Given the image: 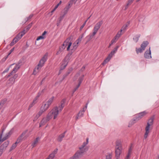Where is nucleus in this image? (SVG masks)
<instances>
[{
  "label": "nucleus",
  "instance_id": "nucleus-1",
  "mask_svg": "<svg viewBox=\"0 0 159 159\" xmlns=\"http://www.w3.org/2000/svg\"><path fill=\"white\" fill-rule=\"evenodd\" d=\"M59 110L57 107L53 108L47 115V117L49 119H51L53 117L54 119H56L59 114Z\"/></svg>",
  "mask_w": 159,
  "mask_h": 159
},
{
  "label": "nucleus",
  "instance_id": "nucleus-2",
  "mask_svg": "<svg viewBox=\"0 0 159 159\" xmlns=\"http://www.w3.org/2000/svg\"><path fill=\"white\" fill-rule=\"evenodd\" d=\"M102 24V21H100L98 22L94 26L93 29V32L92 34H90L87 37H89V41L92 39L93 36H94L97 33L98 30L100 29L101 25Z\"/></svg>",
  "mask_w": 159,
  "mask_h": 159
},
{
  "label": "nucleus",
  "instance_id": "nucleus-3",
  "mask_svg": "<svg viewBox=\"0 0 159 159\" xmlns=\"http://www.w3.org/2000/svg\"><path fill=\"white\" fill-rule=\"evenodd\" d=\"M153 118H152L150 119L147 123V125L145 128V133L144 135V138L146 139L148 136V134L150 132L149 129L150 126H152L153 124Z\"/></svg>",
  "mask_w": 159,
  "mask_h": 159
},
{
  "label": "nucleus",
  "instance_id": "nucleus-4",
  "mask_svg": "<svg viewBox=\"0 0 159 159\" xmlns=\"http://www.w3.org/2000/svg\"><path fill=\"white\" fill-rule=\"evenodd\" d=\"M118 48V47L117 46L109 54L106 59L104 61L103 63L102 64V65H104L110 60L113 55H114L117 52Z\"/></svg>",
  "mask_w": 159,
  "mask_h": 159
},
{
  "label": "nucleus",
  "instance_id": "nucleus-5",
  "mask_svg": "<svg viewBox=\"0 0 159 159\" xmlns=\"http://www.w3.org/2000/svg\"><path fill=\"white\" fill-rule=\"evenodd\" d=\"M4 128H3L2 129V132L1 134H0V144L1 143L3 142L4 141L7 139L11 135L12 133V132L11 131H9L8 133H6V134L4 136L2 139V134L3 133V132L5 130Z\"/></svg>",
  "mask_w": 159,
  "mask_h": 159
},
{
  "label": "nucleus",
  "instance_id": "nucleus-6",
  "mask_svg": "<svg viewBox=\"0 0 159 159\" xmlns=\"http://www.w3.org/2000/svg\"><path fill=\"white\" fill-rule=\"evenodd\" d=\"M89 139L87 138L86 139V141L84 142L82 144L79 148V150L83 152L87 151L88 149V147L86 145L89 143Z\"/></svg>",
  "mask_w": 159,
  "mask_h": 159
},
{
  "label": "nucleus",
  "instance_id": "nucleus-7",
  "mask_svg": "<svg viewBox=\"0 0 159 159\" xmlns=\"http://www.w3.org/2000/svg\"><path fill=\"white\" fill-rule=\"evenodd\" d=\"M26 133V132H24L18 138L16 143L13 144L10 150H12L15 149L17 146V144L20 143L22 140V137Z\"/></svg>",
  "mask_w": 159,
  "mask_h": 159
},
{
  "label": "nucleus",
  "instance_id": "nucleus-8",
  "mask_svg": "<svg viewBox=\"0 0 159 159\" xmlns=\"http://www.w3.org/2000/svg\"><path fill=\"white\" fill-rule=\"evenodd\" d=\"M78 47V44H77L75 42L73 44V48H71V53L68 54L65 58V60H66L67 61L68 60L70 57L72 53Z\"/></svg>",
  "mask_w": 159,
  "mask_h": 159
},
{
  "label": "nucleus",
  "instance_id": "nucleus-9",
  "mask_svg": "<svg viewBox=\"0 0 159 159\" xmlns=\"http://www.w3.org/2000/svg\"><path fill=\"white\" fill-rule=\"evenodd\" d=\"M83 153L79 150L75 153L73 156L70 157L69 159H78L82 156Z\"/></svg>",
  "mask_w": 159,
  "mask_h": 159
},
{
  "label": "nucleus",
  "instance_id": "nucleus-10",
  "mask_svg": "<svg viewBox=\"0 0 159 159\" xmlns=\"http://www.w3.org/2000/svg\"><path fill=\"white\" fill-rule=\"evenodd\" d=\"M48 56V53H46L39 61L38 64L39 66H43L45 63L47 59Z\"/></svg>",
  "mask_w": 159,
  "mask_h": 159
},
{
  "label": "nucleus",
  "instance_id": "nucleus-11",
  "mask_svg": "<svg viewBox=\"0 0 159 159\" xmlns=\"http://www.w3.org/2000/svg\"><path fill=\"white\" fill-rule=\"evenodd\" d=\"M147 113L148 112L146 111L138 113L136 116V120H139L146 115Z\"/></svg>",
  "mask_w": 159,
  "mask_h": 159
},
{
  "label": "nucleus",
  "instance_id": "nucleus-12",
  "mask_svg": "<svg viewBox=\"0 0 159 159\" xmlns=\"http://www.w3.org/2000/svg\"><path fill=\"white\" fill-rule=\"evenodd\" d=\"M71 38L69 37L67 38L66 40L64 42H66V43L65 44V46L66 47L67 46V51H69L70 50V46L72 45V43L71 42Z\"/></svg>",
  "mask_w": 159,
  "mask_h": 159
},
{
  "label": "nucleus",
  "instance_id": "nucleus-13",
  "mask_svg": "<svg viewBox=\"0 0 159 159\" xmlns=\"http://www.w3.org/2000/svg\"><path fill=\"white\" fill-rule=\"evenodd\" d=\"M9 144V142L8 141L5 142L0 146V150L3 152L6 149Z\"/></svg>",
  "mask_w": 159,
  "mask_h": 159
},
{
  "label": "nucleus",
  "instance_id": "nucleus-14",
  "mask_svg": "<svg viewBox=\"0 0 159 159\" xmlns=\"http://www.w3.org/2000/svg\"><path fill=\"white\" fill-rule=\"evenodd\" d=\"M122 148H116L115 153L116 159H119L121 152Z\"/></svg>",
  "mask_w": 159,
  "mask_h": 159
},
{
  "label": "nucleus",
  "instance_id": "nucleus-15",
  "mask_svg": "<svg viewBox=\"0 0 159 159\" xmlns=\"http://www.w3.org/2000/svg\"><path fill=\"white\" fill-rule=\"evenodd\" d=\"M20 68V66L19 64H16V66L14 68L13 70L12 71V72L10 73L8 75V77H9L12 75L13 74L15 73H16L18 70Z\"/></svg>",
  "mask_w": 159,
  "mask_h": 159
},
{
  "label": "nucleus",
  "instance_id": "nucleus-16",
  "mask_svg": "<svg viewBox=\"0 0 159 159\" xmlns=\"http://www.w3.org/2000/svg\"><path fill=\"white\" fill-rule=\"evenodd\" d=\"M50 119H49L47 116L46 117L43 118L39 124V127L44 125L48 121H49Z\"/></svg>",
  "mask_w": 159,
  "mask_h": 159
},
{
  "label": "nucleus",
  "instance_id": "nucleus-17",
  "mask_svg": "<svg viewBox=\"0 0 159 159\" xmlns=\"http://www.w3.org/2000/svg\"><path fill=\"white\" fill-rule=\"evenodd\" d=\"M144 57L147 59H149L151 58V52L150 50V48L149 50L146 51L144 53Z\"/></svg>",
  "mask_w": 159,
  "mask_h": 159
},
{
  "label": "nucleus",
  "instance_id": "nucleus-18",
  "mask_svg": "<svg viewBox=\"0 0 159 159\" xmlns=\"http://www.w3.org/2000/svg\"><path fill=\"white\" fill-rule=\"evenodd\" d=\"M65 101V99H63L61 102V105L58 107H57L59 112L61 111L63 108Z\"/></svg>",
  "mask_w": 159,
  "mask_h": 159
},
{
  "label": "nucleus",
  "instance_id": "nucleus-19",
  "mask_svg": "<svg viewBox=\"0 0 159 159\" xmlns=\"http://www.w3.org/2000/svg\"><path fill=\"white\" fill-rule=\"evenodd\" d=\"M25 30H23V31L20 33L16 37L14 38H16L18 40V41L20 40L22 38V37L25 34Z\"/></svg>",
  "mask_w": 159,
  "mask_h": 159
},
{
  "label": "nucleus",
  "instance_id": "nucleus-20",
  "mask_svg": "<svg viewBox=\"0 0 159 159\" xmlns=\"http://www.w3.org/2000/svg\"><path fill=\"white\" fill-rule=\"evenodd\" d=\"M42 67L41 66H39V64H38L37 66L34 69L33 74L35 75L39 72Z\"/></svg>",
  "mask_w": 159,
  "mask_h": 159
},
{
  "label": "nucleus",
  "instance_id": "nucleus-21",
  "mask_svg": "<svg viewBox=\"0 0 159 159\" xmlns=\"http://www.w3.org/2000/svg\"><path fill=\"white\" fill-rule=\"evenodd\" d=\"M66 132V131H65L64 133L61 134L58 136L57 139V140L58 141L61 142L62 141V139L65 137V135Z\"/></svg>",
  "mask_w": 159,
  "mask_h": 159
},
{
  "label": "nucleus",
  "instance_id": "nucleus-22",
  "mask_svg": "<svg viewBox=\"0 0 159 159\" xmlns=\"http://www.w3.org/2000/svg\"><path fill=\"white\" fill-rule=\"evenodd\" d=\"M15 80L13 78H10L7 82V85L8 86H11L15 83Z\"/></svg>",
  "mask_w": 159,
  "mask_h": 159
},
{
  "label": "nucleus",
  "instance_id": "nucleus-23",
  "mask_svg": "<svg viewBox=\"0 0 159 159\" xmlns=\"http://www.w3.org/2000/svg\"><path fill=\"white\" fill-rule=\"evenodd\" d=\"M49 107V106L46 103L42 106L40 108V109L45 112L48 109Z\"/></svg>",
  "mask_w": 159,
  "mask_h": 159
},
{
  "label": "nucleus",
  "instance_id": "nucleus-24",
  "mask_svg": "<svg viewBox=\"0 0 159 159\" xmlns=\"http://www.w3.org/2000/svg\"><path fill=\"white\" fill-rule=\"evenodd\" d=\"M68 11L67 10H65V9H64L63 11L62 12V13H63V14L61 15L59 18L60 21H61V20L63 19L65 15L67 13Z\"/></svg>",
  "mask_w": 159,
  "mask_h": 159
},
{
  "label": "nucleus",
  "instance_id": "nucleus-25",
  "mask_svg": "<svg viewBox=\"0 0 159 159\" xmlns=\"http://www.w3.org/2000/svg\"><path fill=\"white\" fill-rule=\"evenodd\" d=\"M39 139H40L39 137L37 138L34 140V141L33 143H32L31 145L33 148L34 147L36 146V145L38 143Z\"/></svg>",
  "mask_w": 159,
  "mask_h": 159
},
{
  "label": "nucleus",
  "instance_id": "nucleus-26",
  "mask_svg": "<svg viewBox=\"0 0 159 159\" xmlns=\"http://www.w3.org/2000/svg\"><path fill=\"white\" fill-rule=\"evenodd\" d=\"M148 42L147 41H144L141 45V48L143 49V50H145V48L148 44Z\"/></svg>",
  "mask_w": 159,
  "mask_h": 159
},
{
  "label": "nucleus",
  "instance_id": "nucleus-27",
  "mask_svg": "<svg viewBox=\"0 0 159 159\" xmlns=\"http://www.w3.org/2000/svg\"><path fill=\"white\" fill-rule=\"evenodd\" d=\"M84 114V111H80L79 112L78 114L77 115V116L76 117V120H77L79 118L83 116Z\"/></svg>",
  "mask_w": 159,
  "mask_h": 159
},
{
  "label": "nucleus",
  "instance_id": "nucleus-28",
  "mask_svg": "<svg viewBox=\"0 0 159 159\" xmlns=\"http://www.w3.org/2000/svg\"><path fill=\"white\" fill-rule=\"evenodd\" d=\"M54 99V97L53 96L49 99V100L46 102V103L49 106L51 105Z\"/></svg>",
  "mask_w": 159,
  "mask_h": 159
},
{
  "label": "nucleus",
  "instance_id": "nucleus-29",
  "mask_svg": "<svg viewBox=\"0 0 159 159\" xmlns=\"http://www.w3.org/2000/svg\"><path fill=\"white\" fill-rule=\"evenodd\" d=\"M41 95V93H39L38 95L36 97V98L34 99L33 100V103H32V105H34L37 102V100L39 98V97Z\"/></svg>",
  "mask_w": 159,
  "mask_h": 159
},
{
  "label": "nucleus",
  "instance_id": "nucleus-30",
  "mask_svg": "<svg viewBox=\"0 0 159 159\" xmlns=\"http://www.w3.org/2000/svg\"><path fill=\"white\" fill-rule=\"evenodd\" d=\"M140 34H138L135 35L134 36V37L133 38V40L136 43L138 42V41L139 40V38L140 37Z\"/></svg>",
  "mask_w": 159,
  "mask_h": 159
},
{
  "label": "nucleus",
  "instance_id": "nucleus-31",
  "mask_svg": "<svg viewBox=\"0 0 159 159\" xmlns=\"http://www.w3.org/2000/svg\"><path fill=\"white\" fill-rule=\"evenodd\" d=\"M116 148H122V146L121 142L120 141H117L116 142Z\"/></svg>",
  "mask_w": 159,
  "mask_h": 159
},
{
  "label": "nucleus",
  "instance_id": "nucleus-32",
  "mask_svg": "<svg viewBox=\"0 0 159 159\" xmlns=\"http://www.w3.org/2000/svg\"><path fill=\"white\" fill-rule=\"evenodd\" d=\"M84 37V34H82L78 38V39L75 41L77 44H78L80 42L83 37Z\"/></svg>",
  "mask_w": 159,
  "mask_h": 159
},
{
  "label": "nucleus",
  "instance_id": "nucleus-33",
  "mask_svg": "<svg viewBox=\"0 0 159 159\" xmlns=\"http://www.w3.org/2000/svg\"><path fill=\"white\" fill-rule=\"evenodd\" d=\"M7 101V99L6 98L4 99L1 100L0 103V108H1L4 105V104Z\"/></svg>",
  "mask_w": 159,
  "mask_h": 159
},
{
  "label": "nucleus",
  "instance_id": "nucleus-34",
  "mask_svg": "<svg viewBox=\"0 0 159 159\" xmlns=\"http://www.w3.org/2000/svg\"><path fill=\"white\" fill-rule=\"evenodd\" d=\"M118 39L115 37H114V38L111 41V43H110L109 47L112 45L113 43H115Z\"/></svg>",
  "mask_w": 159,
  "mask_h": 159
},
{
  "label": "nucleus",
  "instance_id": "nucleus-35",
  "mask_svg": "<svg viewBox=\"0 0 159 159\" xmlns=\"http://www.w3.org/2000/svg\"><path fill=\"white\" fill-rule=\"evenodd\" d=\"M18 42V40L16 38H14L10 44V46H12L14 45L16 42Z\"/></svg>",
  "mask_w": 159,
  "mask_h": 159
},
{
  "label": "nucleus",
  "instance_id": "nucleus-36",
  "mask_svg": "<svg viewBox=\"0 0 159 159\" xmlns=\"http://www.w3.org/2000/svg\"><path fill=\"white\" fill-rule=\"evenodd\" d=\"M84 77V75H83L80 77L79 79V84H78V86H80L81 83L82 82V81L83 80V78Z\"/></svg>",
  "mask_w": 159,
  "mask_h": 159
},
{
  "label": "nucleus",
  "instance_id": "nucleus-37",
  "mask_svg": "<svg viewBox=\"0 0 159 159\" xmlns=\"http://www.w3.org/2000/svg\"><path fill=\"white\" fill-rule=\"evenodd\" d=\"M122 34L121 33V32L120 31L118 32L116 35L114 37L118 39L122 35Z\"/></svg>",
  "mask_w": 159,
  "mask_h": 159
},
{
  "label": "nucleus",
  "instance_id": "nucleus-38",
  "mask_svg": "<svg viewBox=\"0 0 159 159\" xmlns=\"http://www.w3.org/2000/svg\"><path fill=\"white\" fill-rule=\"evenodd\" d=\"M61 1H60L55 7L54 9L52 11L51 13H53V12H54L56 9L61 4Z\"/></svg>",
  "mask_w": 159,
  "mask_h": 159
},
{
  "label": "nucleus",
  "instance_id": "nucleus-39",
  "mask_svg": "<svg viewBox=\"0 0 159 159\" xmlns=\"http://www.w3.org/2000/svg\"><path fill=\"white\" fill-rule=\"evenodd\" d=\"M72 4V3H69L68 4V5H67V6H66L64 8L65 9V10H67L68 11V10H69V9L71 7Z\"/></svg>",
  "mask_w": 159,
  "mask_h": 159
},
{
  "label": "nucleus",
  "instance_id": "nucleus-40",
  "mask_svg": "<svg viewBox=\"0 0 159 159\" xmlns=\"http://www.w3.org/2000/svg\"><path fill=\"white\" fill-rule=\"evenodd\" d=\"M143 49L141 48V47L140 48H136V51L137 53H141L143 52V51L144 50H143Z\"/></svg>",
  "mask_w": 159,
  "mask_h": 159
},
{
  "label": "nucleus",
  "instance_id": "nucleus-41",
  "mask_svg": "<svg viewBox=\"0 0 159 159\" xmlns=\"http://www.w3.org/2000/svg\"><path fill=\"white\" fill-rule=\"evenodd\" d=\"M129 24V23L128 25H124L122 27L120 31L122 32V31H125L127 28L128 26V25Z\"/></svg>",
  "mask_w": 159,
  "mask_h": 159
},
{
  "label": "nucleus",
  "instance_id": "nucleus-42",
  "mask_svg": "<svg viewBox=\"0 0 159 159\" xmlns=\"http://www.w3.org/2000/svg\"><path fill=\"white\" fill-rule=\"evenodd\" d=\"M112 157L111 153H109L107 154L106 156V159H111Z\"/></svg>",
  "mask_w": 159,
  "mask_h": 159
},
{
  "label": "nucleus",
  "instance_id": "nucleus-43",
  "mask_svg": "<svg viewBox=\"0 0 159 159\" xmlns=\"http://www.w3.org/2000/svg\"><path fill=\"white\" fill-rule=\"evenodd\" d=\"M90 16H89L88 18V19L85 21V22H84V23L83 24V25L80 27V30H81L83 28H84V26L85 25V24H86V23L87 22V20H88L90 18Z\"/></svg>",
  "mask_w": 159,
  "mask_h": 159
},
{
  "label": "nucleus",
  "instance_id": "nucleus-44",
  "mask_svg": "<svg viewBox=\"0 0 159 159\" xmlns=\"http://www.w3.org/2000/svg\"><path fill=\"white\" fill-rule=\"evenodd\" d=\"M136 120L134 119V120H131L129 122V125H130V126H131L132 125H133L134 123L135 122V120ZM130 126H129V127Z\"/></svg>",
  "mask_w": 159,
  "mask_h": 159
},
{
  "label": "nucleus",
  "instance_id": "nucleus-45",
  "mask_svg": "<svg viewBox=\"0 0 159 159\" xmlns=\"http://www.w3.org/2000/svg\"><path fill=\"white\" fill-rule=\"evenodd\" d=\"M54 157L55 156L54 155L51 153L49 155L48 157L47 158L48 159H53Z\"/></svg>",
  "mask_w": 159,
  "mask_h": 159
},
{
  "label": "nucleus",
  "instance_id": "nucleus-46",
  "mask_svg": "<svg viewBox=\"0 0 159 159\" xmlns=\"http://www.w3.org/2000/svg\"><path fill=\"white\" fill-rule=\"evenodd\" d=\"M45 37H43L42 35L39 36L36 39L37 40H39L40 39H43L45 38Z\"/></svg>",
  "mask_w": 159,
  "mask_h": 159
},
{
  "label": "nucleus",
  "instance_id": "nucleus-47",
  "mask_svg": "<svg viewBox=\"0 0 159 159\" xmlns=\"http://www.w3.org/2000/svg\"><path fill=\"white\" fill-rule=\"evenodd\" d=\"M131 151H132V149L131 148H130L129 149L128 151V152L127 155V156H128L129 157H130Z\"/></svg>",
  "mask_w": 159,
  "mask_h": 159
},
{
  "label": "nucleus",
  "instance_id": "nucleus-48",
  "mask_svg": "<svg viewBox=\"0 0 159 159\" xmlns=\"http://www.w3.org/2000/svg\"><path fill=\"white\" fill-rule=\"evenodd\" d=\"M44 111L40 109L39 111L38 112V117H39Z\"/></svg>",
  "mask_w": 159,
  "mask_h": 159
},
{
  "label": "nucleus",
  "instance_id": "nucleus-49",
  "mask_svg": "<svg viewBox=\"0 0 159 159\" xmlns=\"http://www.w3.org/2000/svg\"><path fill=\"white\" fill-rule=\"evenodd\" d=\"M8 57V56H7V57H4L3 58L1 61V62L2 63H3L4 62H5L7 58Z\"/></svg>",
  "mask_w": 159,
  "mask_h": 159
},
{
  "label": "nucleus",
  "instance_id": "nucleus-50",
  "mask_svg": "<svg viewBox=\"0 0 159 159\" xmlns=\"http://www.w3.org/2000/svg\"><path fill=\"white\" fill-rule=\"evenodd\" d=\"M58 149L57 148L55 149L53 152L51 153L55 156L56 154L57 153Z\"/></svg>",
  "mask_w": 159,
  "mask_h": 159
},
{
  "label": "nucleus",
  "instance_id": "nucleus-51",
  "mask_svg": "<svg viewBox=\"0 0 159 159\" xmlns=\"http://www.w3.org/2000/svg\"><path fill=\"white\" fill-rule=\"evenodd\" d=\"M89 101H88L86 104L85 108V107L83 108V110H82V111L81 110V111H84V112L85 111L86 109L87 108V106L89 103Z\"/></svg>",
  "mask_w": 159,
  "mask_h": 159
},
{
  "label": "nucleus",
  "instance_id": "nucleus-52",
  "mask_svg": "<svg viewBox=\"0 0 159 159\" xmlns=\"http://www.w3.org/2000/svg\"><path fill=\"white\" fill-rule=\"evenodd\" d=\"M66 42H64L63 44H62V46L61 47V49H62L63 50H64L66 47V46H65V44L66 43Z\"/></svg>",
  "mask_w": 159,
  "mask_h": 159
},
{
  "label": "nucleus",
  "instance_id": "nucleus-53",
  "mask_svg": "<svg viewBox=\"0 0 159 159\" xmlns=\"http://www.w3.org/2000/svg\"><path fill=\"white\" fill-rule=\"evenodd\" d=\"M63 51V50L61 49V48H59V50L57 51V55H58L61 52H62Z\"/></svg>",
  "mask_w": 159,
  "mask_h": 159
},
{
  "label": "nucleus",
  "instance_id": "nucleus-54",
  "mask_svg": "<svg viewBox=\"0 0 159 159\" xmlns=\"http://www.w3.org/2000/svg\"><path fill=\"white\" fill-rule=\"evenodd\" d=\"M133 2V0H129L127 4V6H128L130 4Z\"/></svg>",
  "mask_w": 159,
  "mask_h": 159
},
{
  "label": "nucleus",
  "instance_id": "nucleus-55",
  "mask_svg": "<svg viewBox=\"0 0 159 159\" xmlns=\"http://www.w3.org/2000/svg\"><path fill=\"white\" fill-rule=\"evenodd\" d=\"M18 75L17 74H16L14 75L13 77H11L12 78H13L14 80L18 77Z\"/></svg>",
  "mask_w": 159,
  "mask_h": 159
},
{
  "label": "nucleus",
  "instance_id": "nucleus-56",
  "mask_svg": "<svg viewBox=\"0 0 159 159\" xmlns=\"http://www.w3.org/2000/svg\"><path fill=\"white\" fill-rule=\"evenodd\" d=\"M14 48H13L10 50V52H9L7 56H8L11 53L14 51Z\"/></svg>",
  "mask_w": 159,
  "mask_h": 159
},
{
  "label": "nucleus",
  "instance_id": "nucleus-57",
  "mask_svg": "<svg viewBox=\"0 0 159 159\" xmlns=\"http://www.w3.org/2000/svg\"><path fill=\"white\" fill-rule=\"evenodd\" d=\"M47 32L46 31H44L41 35L43 37H45V35L46 34Z\"/></svg>",
  "mask_w": 159,
  "mask_h": 159
},
{
  "label": "nucleus",
  "instance_id": "nucleus-58",
  "mask_svg": "<svg viewBox=\"0 0 159 159\" xmlns=\"http://www.w3.org/2000/svg\"><path fill=\"white\" fill-rule=\"evenodd\" d=\"M9 67L7 68V69H6L3 72L5 73V72H7L9 70Z\"/></svg>",
  "mask_w": 159,
  "mask_h": 159
},
{
  "label": "nucleus",
  "instance_id": "nucleus-59",
  "mask_svg": "<svg viewBox=\"0 0 159 159\" xmlns=\"http://www.w3.org/2000/svg\"><path fill=\"white\" fill-rule=\"evenodd\" d=\"M79 87V86H78V85L74 89L73 91V92H74Z\"/></svg>",
  "mask_w": 159,
  "mask_h": 159
},
{
  "label": "nucleus",
  "instance_id": "nucleus-60",
  "mask_svg": "<svg viewBox=\"0 0 159 159\" xmlns=\"http://www.w3.org/2000/svg\"><path fill=\"white\" fill-rule=\"evenodd\" d=\"M70 73V71H69L68 72H67L66 73V76H67Z\"/></svg>",
  "mask_w": 159,
  "mask_h": 159
},
{
  "label": "nucleus",
  "instance_id": "nucleus-61",
  "mask_svg": "<svg viewBox=\"0 0 159 159\" xmlns=\"http://www.w3.org/2000/svg\"><path fill=\"white\" fill-rule=\"evenodd\" d=\"M31 26V25L30 24V25H28L29 27L27 28V29L28 30L30 29V27Z\"/></svg>",
  "mask_w": 159,
  "mask_h": 159
},
{
  "label": "nucleus",
  "instance_id": "nucleus-62",
  "mask_svg": "<svg viewBox=\"0 0 159 159\" xmlns=\"http://www.w3.org/2000/svg\"><path fill=\"white\" fill-rule=\"evenodd\" d=\"M39 117H38V114H37L36 115V116L35 117V120H36Z\"/></svg>",
  "mask_w": 159,
  "mask_h": 159
},
{
  "label": "nucleus",
  "instance_id": "nucleus-63",
  "mask_svg": "<svg viewBox=\"0 0 159 159\" xmlns=\"http://www.w3.org/2000/svg\"><path fill=\"white\" fill-rule=\"evenodd\" d=\"M125 159H130V157L126 156Z\"/></svg>",
  "mask_w": 159,
  "mask_h": 159
},
{
  "label": "nucleus",
  "instance_id": "nucleus-64",
  "mask_svg": "<svg viewBox=\"0 0 159 159\" xmlns=\"http://www.w3.org/2000/svg\"><path fill=\"white\" fill-rule=\"evenodd\" d=\"M33 15H30V16L29 17V18H32L33 16Z\"/></svg>",
  "mask_w": 159,
  "mask_h": 159
}]
</instances>
